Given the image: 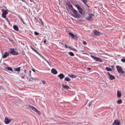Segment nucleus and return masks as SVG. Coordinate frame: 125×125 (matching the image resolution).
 <instances>
[{
  "label": "nucleus",
  "mask_w": 125,
  "mask_h": 125,
  "mask_svg": "<svg viewBox=\"0 0 125 125\" xmlns=\"http://www.w3.org/2000/svg\"><path fill=\"white\" fill-rule=\"evenodd\" d=\"M72 11L74 13V14L72 15L73 17L78 18L81 17V15L78 13V11L74 9H73Z\"/></svg>",
  "instance_id": "nucleus-1"
},
{
  "label": "nucleus",
  "mask_w": 125,
  "mask_h": 125,
  "mask_svg": "<svg viewBox=\"0 0 125 125\" xmlns=\"http://www.w3.org/2000/svg\"><path fill=\"white\" fill-rule=\"evenodd\" d=\"M75 6L77 9L78 11L82 15H84L85 13L83 11V10L81 8L80 6L79 5H75Z\"/></svg>",
  "instance_id": "nucleus-2"
},
{
  "label": "nucleus",
  "mask_w": 125,
  "mask_h": 125,
  "mask_svg": "<svg viewBox=\"0 0 125 125\" xmlns=\"http://www.w3.org/2000/svg\"><path fill=\"white\" fill-rule=\"evenodd\" d=\"M116 68L118 73H121L124 74V71L122 70L120 66L117 65L116 66Z\"/></svg>",
  "instance_id": "nucleus-3"
},
{
  "label": "nucleus",
  "mask_w": 125,
  "mask_h": 125,
  "mask_svg": "<svg viewBox=\"0 0 125 125\" xmlns=\"http://www.w3.org/2000/svg\"><path fill=\"white\" fill-rule=\"evenodd\" d=\"M112 124V125H120V123L119 120H116L114 121Z\"/></svg>",
  "instance_id": "nucleus-4"
},
{
  "label": "nucleus",
  "mask_w": 125,
  "mask_h": 125,
  "mask_svg": "<svg viewBox=\"0 0 125 125\" xmlns=\"http://www.w3.org/2000/svg\"><path fill=\"white\" fill-rule=\"evenodd\" d=\"M91 57L94 59L96 61L99 62H102V61L99 58L95 57L92 55L91 56Z\"/></svg>",
  "instance_id": "nucleus-5"
},
{
  "label": "nucleus",
  "mask_w": 125,
  "mask_h": 125,
  "mask_svg": "<svg viewBox=\"0 0 125 125\" xmlns=\"http://www.w3.org/2000/svg\"><path fill=\"white\" fill-rule=\"evenodd\" d=\"M89 17H88L86 18V19L88 20L91 21L92 19V18L93 16L94 15L92 13H90L89 14Z\"/></svg>",
  "instance_id": "nucleus-6"
},
{
  "label": "nucleus",
  "mask_w": 125,
  "mask_h": 125,
  "mask_svg": "<svg viewBox=\"0 0 125 125\" xmlns=\"http://www.w3.org/2000/svg\"><path fill=\"white\" fill-rule=\"evenodd\" d=\"M32 109L34 111L38 114L39 115H40V111L38 110L36 108L32 106Z\"/></svg>",
  "instance_id": "nucleus-7"
},
{
  "label": "nucleus",
  "mask_w": 125,
  "mask_h": 125,
  "mask_svg": "<svg viewBox=\"0 0 125 125\" xmlns=\"http://www.w3.org/2000/svg\"><path fill=\"white\" fill-rule=\"evenodd\" d=\"M11 120V119H9L8 117H6L5 119V123L6 124H9Z\"/></svg>",
  "instance_id": "nucleus-8"
},
{
  "label": "nucleus",
  "mask_w": 125,
  "mask_h": 125,
  "mask_svg": "<svg viewBox=\"0 0 125 125\" xmlns=\"http://www.w3.org/2000/svg\"><path fill=\"white\" fill-rule=\"evenodd\" d=\"M32 49L35 52H36L37 53H38L39 55L45 61H46L47 62V60L46 59H45L44 58L43 56H42L35 49H34V48H32Z\"/></svg>",
  "instance_id": "nucleus-9"
},
{
  "label": "nucleus",
  "mask_w": 125,
  "mask_h": 125,
  "mask_svg": "<svg viewBox=\"0 0 125 125\" xmlns=\"http://www.w3.org/2000/svg\"><path fill=\"white\" fill-rule=\"evenodd\" d=\"M65 77L63 73H61L58 75V77L60 79H62Z\"/></svg>",
  "instance_id": "nucleus-10"
},
{
  "label": "nucleus",
  "mask_w": 125,
  "mask_h": 125,
  "mask_svg": "<svg viewBox=\"0 0 125 125\" xmlns=\"http://www.w3.org/2000/svg\"><path fill=\"white\" fill-rule=\"evenodd\" d=\"M12 51L10 52L13 55H17L18 54L17 52L15 51H14V49H12L11 50Z\"/></svg>",
  "instance_id": "nucleus-11"
},
{
  "label": "nucleus",
  "mask_w": 125,
  "mask_h": 125,
  "mask_svg": "<svg viewBox=\"0 0 125 125\" xmlns=\"http://www.w3.org/2000/svg\"><path fill=\"white\" fill-rule=\"evenodd\" d=\"M67 4L69 8L72 11L73 10V9H74L73 8L72 5L70 4V3L69 2L68 3H67Z\"/></svg>",
  "instance_id": "nucleus-12"
},
{
  "label": "nucleus",
  "mask_w": 125,
  "mask_h": 125,
  "mask_svg": "<svg viewBox=\"0 0 125 125\" xmlns=\"http://www.w3.org/2000/svg\"><path fill=\"white\" fill-rule=\"evenodd\" d=\"M62 88L66 90H67L70 88L69 86L68 85H65L63 84H62Z\"/></svg>",
  "instance_id": "nucleus-13"
},
{
  "label": "nucleus",
  "mask_w": 125,
  "mask_h": 125,
  "mask_svg": "<svg viewBox=\"0 0 125 125\" xmlns=\"http://www.w3.org/2000/svg\"><path fill=\"white\" fill-rule=\"evenodd\" d=\"M51 72L54 74H56L57 73V71L55 69H52L51 70Z\"/></svg>",
  "instance_id": "nucleus-14"
},
{
  "label": "nucleus",
  "mask_w": 125,
  "mask_h": 125,
  "mask_svg": "<svg viewBox=\"0 0 125 125\" xmlns=\"http://www.w3.org/2000/svg\"><path fill=\"white\" fill-rule=\"evenodd\" d=\"M121 92L119 91H118L117 93V96L118 98H121Z\"/></svg>",
  "instance_id": "nucleus-15"
},
{
  "label": "nucleus",
  "mask_w": 125,
  "mask_h": 125,
  "mask_svg": "<svg viewBox=\"0 0 125 125\" xmlns=\"http://www.w3.org/2000/svg\"><path fill=\"white\" fill-rule=\"evenodd\" d=\"M94 33V34L95 35H99L100 34V33L98 31H97L96 30H95L94 31H93Z\"/></svg>",
  "instance_id": "nucleus-16"
},
{
  "label": "nucleus",
  "mask_w": 125,
  "mask_h": 125,
  "mask_svg": "<svg viewBox=\"0 0 125 125\" xmlns=\"http://www.w3.org/2000/svg\"><path fill=\"white\" fill-rule=\"evenodd\" d=\"M9 54L7 52H6L4 53V55H3V58H6L7 56H9Z\"/></svg>",
  "instance_id": "nucleus-17"
},
{
  "label": "nucleus",
  "mask_w": 125,
  "mask_h": 125,
  "mask_svg": "<svg viewBox=\"0 0 125 125\" xmlns=\"http://www.w3.org/2000/svg\"><path fill=\"white\" fill-rule=\"evenodd\" d=\"M5 68L6 69H5V70H6L7 71H11L12 72H13V69L11 67H6Z\"/></svg>",
  "instance_id": "nucleus-18"
},
{
  "label": "nucleus",
  "mask_w": 125,
  "mask_h": 125,
  "mask_svg": "<svg viewBox=\"0 0 125 125\" xmlns=\"http://www.w3.org/2000/svg\"><path fill=\"white\" fill-rule=\"evenodd\" d=\"M2 12L3 14H4L6 15L8 13V12L6 10H4V9L2 10Z\"/></svg>",
  "instance_id": "nucleus-19"
},
{
  "label": "nucleus",
  "mask_w": 125,
  "mask_h": 125,
  "mask_svg": "<svg viewBox=\"0 0 125 125\" xmlns=\"http://www.w3.org/2000/svg\"><path fill=\"white\" fill-rule=\"evenodd\" d=\"M115 78V77L111 74L109 76V79L111 80L114 79Z\"/></svg>",
  "instance_id": "nucleus-20"
},
{
  "label": "nucleus",
  "mask_w": 125,
  "mask_h": 125,
  "mask_svg": "<svg viewBox=\"0 0 125 125\" xmlns=\"http://www.w3.org/2000/svg\"><path fill=\"white\" fill-rule=\"evenodd\" d=\"M13 28L16 31H18L19 30V28L16 25H14L13 26Z\"/></svg>",
  "instance_id": "nucleus-21"
},
{
  "label": "nucleus",
  "mask_w": 125,
  "mask_h": 125,
  "mask_svg": "<svg viewBox=\"0 0 125 125\" xmlns=\"http://www.w3.org/2000/svg\"><path fill=\"white\" fill-rule=\"evenodd\" d=\"M69 34L71 36V37L73 39H74L75 37V36L72 33L69 32Z\"/></svg>",
  "instance_id": "nucleus-22"
},
{
  "label": "nucleus",
  "mask_w": 125,
  "mask_h": 125,
  "mask_svg": "<svg viewBox=\"0 0 125 125\" xmlns=\"http://www.w3.org/2000/svg\"><path fill=\"white\" fill-rule=\"evenodd\" d=\"M64 80L68 82L70 81L71 80V79L68 77H66L64 78Z\"/></svg>",
  "instance_id": "nucleus-23"
},
{
  "label": "nucleus",
  "mask_w": 125,
  "mask_h": 125,
  "mask_svg": "<svg viewBox=\"0 0 125 125\" xmlns=\"http://www.w3.org/2000/svg\"><path fill=\"white\" fill-rule=\"evenodd\" d=\"M105 69L107 71H112V69L111 68H109L108 67H106L105 68Z\"/></svg>",
  "instance_id": "nucleus-24"
},
{
  "label": "nucleus",
  "mask_w": 125,
  "mask_h": 125,
  "mask_svg": "<svg viewBox=\"0 0 125 125\" xmlns=\"http://www.w3.org/2000/svg\"><path fill=\"white\" fill-rule=\"evenodd\" d=\"M82 1L84 3L85 5H86L87 6V3L88 2V1L86 0H82Z\"/></svg>",
  "instance_id": "nucleus-25"
},
{
  "label": "nucleus",
  "mask_w": 125,
  "mask_h": 125,
  "mask_svg": "<svg viewBox=\"0 0 125 125\" xmlns=\"http://www.w3.org/2000/svg\"><path fill=\"white\" fill-rule=\"evenodd\" d=\"M122 100L120 99L119 100H118L117 101V103L118 104H121V103H122Z\"/></svg>",
  "instance_id": "nucleus-26"
},
{
  "label": "nucleus",
  "mask_w": 125,
  "mask_h": 125,
  "mask_svg": "<svg viewBox=\"0 0 125 125\" xmlns=\"http://www.w3.org/2000/svg\"><path fill=\"white\" fill-rule=\"evenodd\" d=\"M68 53L71 56H74V54L72 52H70Z\"/></svg>",
  "instance_id": "nucleus-27"
},
{
  "label": "nucleus",
  "mask_w": 125,
  "mask_h": 125,
  "mask_svg": "<svg viewBox=\"0 0 125 125\" xmlns=\"http://www.w3.org/2000/svg\"><path fill=\"white\" fill-rule=\"evenodd\" d=\"M34 34L36 35H38L39 34V33L36 31H34Z\"/></svg>",
  "instance_id": "nucleus-28"
},
{
  "label": "nucleus",
  "mask_w": 125,
  "mask_h": 125,
  "mask_svg": "<svg viewBox=\"0 0 125 125\" xmlns=\"http://www.w3.org/2000/svg\"><path fill=\"white\" fill-rule=\"evenodd\" d=\"M2 16L4 18H6V15L2 14Z\"/></svg>",
  "instance_id": "nucleus-29"
},
{
  "label": "nucleus",
  "mask_w": 125,
  "mask_h": 125,
  "mask_svg": "<svg viewBox=\"0 0 125 125\" xmlns=\"http://www.w3.org/2000/svg\"><path fill=\"white\" fill-rule=\"evenodd\" d=\"M16 70L17 71H20V67H19L17 68Z\"/></svg>",
  "instance_id": "nucleus-30"
},
{
  "label": "nucleus",
  "mask_w": 125,
  "mask_h": 125,
  "mask_svg": "<svg viewBox=\"0 0 125 125\" xmlns=\"http://www.w3.org/2000/svg\"><path fill=\"white\" fill-rule=\"evenodd\" d=\"M83 43L84 45H86L87 44V42L84 41H83Z\"/></svg>",
  "instance_id": "nucleus-31"
},
{
  "label": "nucleus",
  "mask_w": 125,
  "mask_h": 125,
  "mask_svg": "<svg viewBox=\"0 0 125 125\" xmlns=\"http://www.w3.org/2000/svg\"><path fill=\"white\" fill-rule=\"evenodd\" d=\"M74 75L73 74H72L70 75L69 76L71 77V78H73L74 77Z\"/></svg>",
  "instance_id": "nucleus-32"
},
{
  "label": "nucleus",
  "mask_w": 125,
  "mask_h": 125,
  "mask_svg": "<svg viewBox=\"0 0 125 125\" xmlns=\"http://www.w3.org/2000/svg\"><path fill=\"white\" fill-rule=\"evenodd\" d=\"M92 101H91V102H90L89 103L88 106L89 107H90L92 103Z\"/></svg>",
  "instance_id": "nucleus-33"
},
{
  "label": "nucleus",
  "mask_w": 125,
  "mask_h": 125,
  "mask_svg": "<svg viewBox=\"0 0 125 125\" xmlns=\"http://www.w3.org/2000/svg\"><path fill=\"white\" fill-rule=\"evenodd\" d=\"M121 61L123 62H125V58L121 59Z\"/></svg>",
  "instance_id": "nucleus-34"
},
{
  "label": "nucleus",
  "mask_w": 125,
  "mask_h": 125,
  "mask_svg": "<svg viewBox=\"0 0 125 125\" xmlns=\"http://www.w3.org/2000/svg\"><path fill=\"white\" fill-rule=\"evenodd\" d=\"M42 83L44 84H45L46 83V82L45 81H44V80H42Z\"/></svg>",
  "instance_id": "nucleus-35"
},
{
  "label": "nucleus",
  "mask_w": 125,
  "mask_h": 125,
  "mask_svg": "<svg viewBox=\"0 0 125 125\" xmlns=\"http://www.w3.org/2000/svg\"><path fill=\"white\" fill-rule=\"evenodd\" d=\"M21 21L24 23H25L23 21V20L22 18H21Z\"/></svg>",
  "instance_id": "nucleus-36"
},
{
  "label": "nucleus",
  "mask_w": 125,
  "mask_h": 125,
  "mask_svg": "<svg viewBox=\"0 0 125 125\" xmlns=\"http://www.w3.org/2000/svg\"><path fill=\"white\" fill-rule=\"evenodd\" d=\"M111 67H112V68L114 70V66H113V65H112L111 66Z\"/></svg>",
  "instance_id": "nucleus-37"
},
{
  "label": "nucleus",
  "mask_w": 125,
  "mask_h": 125,
  "mask_svg": "<svg viewBox=\"0 0 125 125\" xmlns=\"http://www.w3.org/2000/svg\"><path fill=\"white\" fill-rule=\"evenodd\" d=\"M6 20L8 22H9V20L6 17V18H5Z\"/></svg>",
  "instance_id": "nucleus-38"
},
{
  "label": "nucleus",
  "mask_w": 125,
  "mask_h": 125,
  "mask_svg": "<svg viewBox=\"0 0 125 125\" xmlns=\"http://www.w3.org/2000/svg\"><path fill=\"white\" fill-rule=\"evenodd\" d=\"M46 40H44V43H46Z\"/></svg>",
  "instance_id": "nucleus-39"
},
{
  "label": "nucleus",
  "mask_w": 125,
  "mask_h": 125,
  "mask_svg": "<svg viewBox=\"0 0 125 125\" xmlns=\"http://www.w3.org/2000/svg\"><path fill=\"white\" fill-rule=\"evenodd\" d=\"M60 44H62V45H64V44H63V43L62 42H60Z\"/></svg>",
  "instance_id": "nucleus-40"
},
{
  "label": "nucleus",
  "mask_w": 125,
  "mask_h": 125,
  "mask_svg": "<svg viewBox=\"0 0 125 125\" xmlns=\"http://www.w3.org/2000/svg\"><path fill=\"white\" fill-rule=\"evenodd\" d=\"M72 50L74 51H76V50L72 48Z\"/></svg>",
  "instance_id": "nucleus-41"
},
{
  "label": "nucleus",
  "mask_w": 125,
  "mask_h": 125,
  "mask_svg": "<svg viewBox=\"0 0 125 125\" xmlns=\"http://www.w3.org/2000/svg\"><path fill=\"white\" fill-rule=\"evenodd\" d=\"M32 70L34 72H35V71L34 69H32Z\"/></svg>",
  "instance_id": "nucleus-42"
},
{
  "label": "nucleus",
  "mask_w": 125,
  "mask_h": 125,
  "mask_svg": "<svg viewBox=\"0 0 125 125\" xmlns=\"http://www.w3.org/2000/svg\"><path fill=\"white\" fill-rule=\"evenodd\" d=\"M9 40H10V41L11 42H12L13 41L12 40H11L9 38Z\"/></svg>",
  "instance_id": "nucleus-43"
},
{
  "label": "nucleus",
  "mask_w": 125,
  "mask_h": 125,
  "mask_svg": "<svg viewBox=\"0 0 125 125\" xmlns=\"http://www.w3.org/2000/svg\"><path fill=\"white\" fill-rule=\"evenodd\" d=\"M91 68H88L87 69V70H91Z\"/></svg>",
  "instance_id": "nucleus-44"
},
{
  "label": "nucleus",
  "mask_w": 125,
  "mask_h": 125,
  "mask_svg": "<svg viewBox=\"0 0 125 125\" xmlns=\"http://www.w3.org/2000/svg\"><path fill=\"white\" fill-rule=\"evenodd\" d=\"M65 46L66 48H68V47L67 46V45H65Z\"/></svg>",
  "instance_id": "nucleus-45"
},
{
  "label": "nucleus",
  "mask_w": 125,
  "mask_h": 125,
  "mask_svg": "<svg viewBox=\"0 0 125 125\" xmlns=\"http://www.w3.org/2000/svg\"><path fill=\"white\" fill-rule=\"evenodd\" d=\"M107 73L109 75V76L110 75H111L109 72H108Z\"/></svg>",
  "instance_id": "nucleus-46"
},
{
  "label": "nucleus",
  "mask_w": 125,
  "mask_h": 125,
  "mask_svg": "<svg viewBox=\"0 0 125 125\" xmlns=\"http://www.w3.org/2000/svg\"><path fill=\"white\" fill-rule=\"evenodd\" d=\"M83 54H87V53H84Z\"/></svg>",
  "instance_id": "nucleus-47"
},
{
  "label": "nucleus",
  "mask_w": 125,
  "mask_h": 125,
  "mask_svg": "<svg viewBox=\"0 0 125 125\" xmlns=\"http://www.w3.org/2000/svg\"><path fill=\"white\" fill-rule=\"evenodd\" d=\"M21 77L22 78H24V76H22Z\"/></svg>",
  "instance_id": "nucleus-48"
},
{
  "label": "nucleus",
  "mask_w": 125,
  "mask_h": 125,
  "mask_svg": "<svg viewBox=\"0 0 125 125\" xmlns=\"http://www.w3.org/2000/svg\"><path fill=\"white\" fill-rule=\"evenodd\" d=\"M31 70H30V71H29V72H30V73H31Z\"/></svg>",
  "instance_id": "nucleus-49"
}]
</instances>
